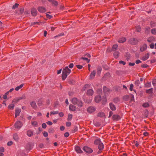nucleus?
Wrapping results in <instances>:
<instances>
[{
  "label": "nucleus",
  "mask_w": 156,
  "mask_h": 156,
  "mask_svg": "<svg viewBox=\"0 0 156 156\" xmlns=\"http://www.w3.org/2000/svg\"><path fill=\"white\" fill-rule=\"evenodd\" d=\"M71 70L69 69L68 66L65 67L63 69L62 72V79L63 80H65L67 76L70 73Z\"/></svg>",
  "instance_id": "1"
},
{
  "label": "nucleus",
  "mask_w": 156,
  "mask_h": 156,
  "mask_svg": "<svg viewBox=\"0 0 156 156\" xmlns=\"http://www.w3.org/2000/svg\"><path fill=\"white\" fill-rule=\"evenodd\" d=\"M71 101L73 104L75 105H77L79 107H81L82 106V102L80 100L76 98H73L72 99Z\"/></svg>",
  "instance_id": "2"
},
{
  "label": "nucleus",
  "mask_w": 156,
  "mask_h": 156,
  "mask_svg": "<svg viewBox=\"0 0 156 156\" xmlns=\"http://www.w3.org/2000/svg\"><path fill=\"white\" fill-rule=\"evenodd\" d=\"M22 123L20 121H17L14 125L15 127L17 129H20L23 126Z\"/></svg>",
  "instance_id": "3"
},
{
  "label": "nucleus",
  "mask_w": 156,
  "mask_h": 156,
  "mask_svg": "<svg viewBox=\"0 0 156 156\" xmlns=\"http://www.w3.org/2000/svg\"><path fill=\"white\" fill-rule=\"evenodd\" d=\"M138 42L137 39L134 38H131L129 40V43L132 44H137Z\"/></svg>",
  "instance_id": "4"
},
{
  "label": "nucleus",
  "mask_w": 156,
  "mask_h": 156,
  "mask_svg": "<svg viewBox=\"0 0 156 156\" xmlns=\"http://www.w3.org/2000/svg\"><path fill=\"white\" fill-rule=\"evenodd\" d=\"M83 149L84 151L88 153H91L93 151V150L88 147L85 146L83 147Z\"/></svg>",
  "instance_id": "5"
},
{
  "label": "nucleus",
  "mask_w": 156,
  "mask_h": 156,
  "mask_svg": "<svg viewBox=\"0 0 156 156\" xmlns=\"http://www.w3.org/2000/svg\"><path fill=\"white\" fill-rule=\"evenodd\" d=\"M103 91L104 93L105 96H107V95L110 92V90H109L108 88L106 87L105 86H104L103 87Z\"/></svg>",
  "instance_id": "6"
},
{
  "label": "nucleus",
  "mask_w": 156,
  "mask_h": 156,
  "mask_svg": "<svg viewBox=\"0 0 156 156\" xmlns=\"http://www.w3.org/2000/svg\"><path fill=\"white\" fill-rule=\"evenodd\" d=\"M95 108L94 107L90 106L87 108V112L89 113L94 112L95 110Z\"/></svg>",
  "instance_id": "7"
},
{
  "label": "nucleus",
  "mask_w": 156,
  "mask_h": 156,
  "mask_svg": "<svg viewBox=\"0 0 156 156\" xmlns=\"http://www.w3.org/2000/svg\"><path fill=\"white\" fill-rule=\"evenodd\" d=\"M31 14L33 16H35L37 15V11L35 8H33L31 9Z\"/></svg>",
  "instance_id": "8"
},
{
  "label": "nucleus",
  "mask_w": 156,
  "mask_h": 156,
  "mask_svg": "<svg viewBox=\"0 0 156 156\" xmlns=\"http://www.w3.org/2000/svg\"><path fill=\"white\" fill-rule=\"evenodd\" d=\"M21 110L20 108H16L15 113V116L16 117L18 116L21 112Z\"/></svg>",
  "instance_id": "9"
},
{
  "label": "nucleus",
  "mask_w": 156,
  "mask_h": 156,
  "mask_svg": "<svg viewBox=\"0 0 156 156\" xmlns=\"http://www.w3.org/2000/svg\"><path fill=\"white\" fill-rule=\"evenodd\" d=\"M37 9L38 11L40 12H44L46 11V9L42 6L38 7Z\"/></svg>",
  "instance_id": "10"
},
{
  "label": "nucleus",
  "mask_w": 156,
  "mask_h": 156,
  "mask_svg": "<svg viewBox=\"0 0 156 156\" xmlns=\"http://www.w3.org/2000/svg\"><path fill=\"white\" fill-rule=\"evenodd\" d=\"M104 147V145L102 143H101L100 144L98 145V148L99 149V151L98 152V154L101 153V151H100L103 149Z\"/></svg>",
  "instance_id": "11"
},
{
  "label": "nucleus",
  "mask_w": 156,
  "mask_h": 156,
  "mask_svg": "<svg viewBox=\"0 0 156 156\" xmlns=\"http://www.w3.org/2000/svg\"><path fill=\"white\" fill-rule=\"evenodd\" d=\"M13 137L14 140L16 142L18 141L19 140V137L18 136V135L16 133H14L13 136Z\"/></svg>",
  "instance_id": "12"
},
{
  "label": "nucleus",
  "mask_w": 156,
  "mask_h": 156,
  "mask_svg": "<svg viewBox=\"0 0 156 156\" xmlns=\"http://www.w3.org/2000/svg\"><path fill=\"white\" fill-rule=\"evenodd\" d=\"M109 105L110 109L112 111H115L116 109V107L115 105L112 103H110Z\"/></svg>",
  "instance_id": "13"
},
{
  "label": "nucleus",
  "mask_w": 156,
  "mask_h": 156,
  "mask_svg": "<svg viewBox=\"0 0 156 156\" xmlns=\"http://www.w3.org/2000/svg\"><path fill=\"white\" fill-rule=\"evenodd\" d=\"M101 97L99 95H98L95 97V101L96 102H98L101 101Z\"/></svg>",
  "instance_id": "14"
},
{
  "label": "nucleus",
  "mask_w": 156,
  "mask_h": 156,
  "mask_svg": "<svg viewBox=\"0 0 156 156\" xmlns=\"http://www.w3.org/2000/svg\"><path fill=\"white\" fill-rule=\"evenodd\" d=\"M30 105L34 109L37 108V106L35 101H32L30 102Z\"/></svg>",
  "instance_id": "15"
},
{
  "label": "nucleus",
  "mask_w": 156,
  "mask_h": 156,
  "mask_svg": "<svg viewBox=\"0 0 156 156\" xmlns=\"http://www.w3.org/2000/svg\"><path fill=\"white\" fill-rule=\"evenodd\" d=\"M147 45L146 44H144L140 48V51H143L145 50L147 48Z\"/></svg>",
  "instance_id": "16"
},
{
  "label": "nucleus",
  "mask_w": 156,
  "mask_h": 156,
  "mask_svg": "<svg viewBox=\"0 0 156 156\" xmlns=\"http://www.w3.org/2000/svg\"><path fill=\"white\" fill-rule=\"evenodd\" d=\"M112 118L114 120L117 121L120 119V117L117 115H115L113 116Z\"/></svg>",
  "instance_id": "17"
},
{
  "label": "nucleus",
  "mask_w": 156,
  "mask_h": 156,
  "mask_svg": "<svg viewBox=\"0 0 156 156\" xmlns=\"http://www.w3.org/2000/svg\"><path fill=\"white\" fill-rule=\"evenodd\" d=\"M26 98V97L24 95H22L21 96L18 97L16 99V101L17 102L21 100H24Z\"/></svg>",
  "instance_id": "18"
},
{
  "label": "nucleus",
  "mask_w": 156,
  "mask_h": 156,
  "mask_svg": "<svg viewBox=\"0 0 156 156\" xmlns=\"http://www.w3.org/2000/svg\"><path fill=\"white\" fill-rule=\"evenodd\" d=\"M75 150L78 153H81L83 152L80 149V148L79 146H76L75 147Z\"/></svg>",
  "instance_id": "19"
},
{
  "label": "nucleus",
  "mask_w": 156,
  "mask_h": 156,
  "mask_svg": "<svg viewBox=\"0 0 156 156\" xmlns=\"http://www.w3.org/2000/svg\"><path fill=\"white\" fill-rule=\"evenodd\" d=\"M95 74L96 72L95 71H93V72H92L90 75V78L91 79H93L95 75Z\"/></svg>",
  "instance_id": "20"
},
{
  "label": "nucleus",
  "mask_w": 156,
  "mask_h": 156,
  "mask_svg": "<svg viewBox=\"0 0 156 156\" xmlns=\"http://www.w3.org/2000/svg\"><path fill=\"white\" fill-rule=\"evenodd\" d=\"M69 109L72 111H75L76 109V107L73 105H70L69 106Z\"/></svg>",
  "instance_id": "21"
},
{
  "label": "nucleus",
  "mask_w": 156,
  "mask_h": 156,
  "mask_svg": "<svg viewBox=\"0 0 156 156\" xmlns=\"http://www.w3.org/2000/svg\"><path fill=\"white\" fill-rule=\"evenodd\" d=\"M126 41V39L124 37H122L119 39L118 42L119 43L124 42Z\"/></svg>",
  "instance_id": "22"
},
{
  "label": "nucleus",
  "mask_w": 156,
  "mask_h": 156,
  "mask_svg": "<svg viewBox=\"0 0 156 156\" xmlns=\"http://www.w3.org/2000/svg\"><path fill=\"white\" fill-rule=\"evenodd\" d=\"M87 93L89 95H92L94 93V91L92 89H90L87 90Z\"/></svg>",
  "instance_id": "23"
},
{
  "label": "nucleus",
  "mask_w": 156,
  "mask_h": 156,
  "mask_svg": "<svg viewBox=\"0 0 156 156\" xmlns=\"http://www.w3.org/2000/svg\"><path fill=\"white\" fill-rule=\"evenodd\" d=\"M118 48V45L115 44L113 45L112 48V51H116Z\"/></svg>",
  "instance_id": "24"
},
{
  "label": "nucleus",
  "mask_w": 156,
  "mask_h": 156,
  "mask_svg": "<svg viewBox=\"0 0 156 156\" xmlns=\"http://www.w3.org/2000/svg\"><path fill=\"white\" fill-rule=\"evenodd\" d=\"M27 134L28 136L30 137L33 135V133L31 130H28L27 131Z\"/></svg>",
  "instance_id": "25"
},
{
  "label": "nucleus",
  "mask_w": 156,
  "mask_h": 156,
  "mask_svg": "<svg viewBox=\"0 0 156 156\" xmlns=\"http://www.w3.org/2000/svg\"><path fill=\"white\" fill-rule=\"evenodd\" d=\"M149 57V55L148 53L147 54L145 55V56L143 57L142 59L143 60L145 61L148 59Z\"/></svg>",
  "instance_id": "26"
},
{
  "label": "nucleus",
  "mask_w": 156,
  "mask_h": 156,
  "mask_svg": "<svg viewBox=\"0 0 156 156\" xmlns=\"http://www.w3.org/2000/svg\"><path fill=\"white\" fill-rule=\"evenodd\" d=\"M94 143L95 144L99 145L101 143H102V142H101L100 140L99 139H98L95 140Z\"/></svg>",
  "instance_id": "27"
},
{
  "label": "nucleus",
  "mask_w": 156,
  "mask_h": 156,
  "mask_svg": "<svg viewBox=\"0 0 156 156\" xmlns=\"http://www.w3.org/2000/svg\"><path fill=\"white\" fill-rule=\"evenodd\" d=\"M26 149L27 150L29 151L32 148L30 147V144H28L27 145Z\"/></svg>",
  "instance_id": "28"
},
{
  "label": "nucleus",
  "mask_w": 156,
  "mask_h": 156,
  "mask_svg": "<svg viewBox=\"0 0 156 156\" xmlns=\"http://www.w3.org/2000/svg\"><path fill=\"white\" fill-rule=\"evenodd\" d=\"M102 68L101 67H99L97 69V75H99L101 73Z\"/></svg>",
  "instance_id": "29"
},
{
  "label": "nucleus",
  "mask_w": 156,
  "mask_h": 156,
  "mask_svg": "<svg viewBox=\"0 0 156 156\" xmlns=\"http://www.w3.org/2000/svg\"><path fill=\"white\" fill-rule=\"evenodd\" d=\"M151 86V84L150 82H148L145 84V87L147 88H149Z\"/></svg>",
  "instance_id": "30"
},
{
  "label": "nucleus",
  "mask_w": 156,
  "mask_h": 156,
  "mask_svg": "<svg viewBox=\"0 0 156 156\" xmlns=\"http://www.w3.org/2000/svg\"><path fill=\"white\" fill-rule=\"evenodd\" d=\"M15 105L13 104H11L8 106V108L9 109L12 110L14 108Z\"/></svg>",
  "instance_id": "31"
},
{
  "label": "nucleus",
  "mask_w": 156,
  "mask_h": 156,
  "mask_svg": "<svg viewBox=\"0 0 156 156\" xmlns=\"http://www.w3.org/2000/svg\"><path fill=\"white\" fill-rule=\"evenodd\" d=\"M114 55L115 58H117L119 55V53L118 51H115L114 53Z\"/></svg>",
  "instance_id": "32"
},
{
  "label": "nucleus",
  "mask_w": 156,
  "mask_h": 156,
  "mask_svg": "<svg viewBox=\"0 0 156 156\" xmlns=\"http://www.w3.org/2000/svg\"><path fill=\"white\" fill-rule=\"evenodd\" d=\"M123 99L124 100L127 101L129 100V97L128 95H125L123 97Z\"/></svg>",
  "instance_id": "33"
},
{
  "label": "nucleus",
  "mask_w": 156,
  "mask_h": 156,
  "mask_svg": "<svg viewBox=\"0 0 156 156\" xmlns=\"http://www.w3.org/2000/svg\"><path fill=\"white\" fill-rule=\"evenodd\" d=\"M154 38L153 37H149L147 39V41H148V42H151L152 41H154Z\"/></svg>",
  "instance_id": "34"
},
{
  "label": "nucleus",
  "mask_w": 156,
  "mask_h": 156,
  "mask_svg": "<svg viewBox=\"0 0 156 156\" xmlns=\"http://www.w3.org/2000/svg\"><path fill=\"white\" fill-rule=\"evenodd\" d=\"M110 76V74L109 73H107L105 74L104 76V78L105 79H107Z\"/></svg>",
  "instance_id": "35"
},
{
  "label": "nucleus",
  "mask_w": 156,
  "mask_h": 156,
  "mask_svg": "<svg viewBox=\"0 0 156 156\" xmlns=\"http://www.w3.org/2000/svg\"><path fill=\"white\" fill-rule=\"evenodd\" d=\"M24 12V9L23 8H20L19 10V12L18 13L19 14H23Z\"/></svg>",
  "instance_id": "36"
},
{
  "label": "nucleus",
  "mask_w": 156,
  "mask_h": 156,
  "mask_svg": "<svg viewBox=\"0 0 156 156\" xmlns=\"http://www.w3.org/2000/svg\"><path fill=\"white\" fill-rule=\"evenodd\" d=\"M23 84H21L20 86L17 87L15 88V90L16 91L18 90L20 88L23 87Z\"/></svg>",
  "instance_id": "37"
},
{
  "label": "nucleus",
  "mask_w": 156,
  "mask_h": 156,
  "mask_svg": "<svg viewBox=\"0 0 156 156\" xmlns=\"http://www.w3.org/2000/svg\"><path fill=\"white\" fill-rule=\"evenodd\" d=\"M19 4L17 3H16L14 5H13L12 7V9H15L16 8H17L18 7V6Z\"/></svg>",
  "instance_id": "38"
},
{
  "label": "nucleus",
  "mask_w": 156,
  "mask_h": 156,
  "mask_svg": "<svg viewBox=\"0 0 156 156\" xmlns=\"http://www.w3.org/2000/svg\"><path fill=\"white\" fill-rule=\"evenodd\" d=\"M51 3L54 5L55 6H56L58 5V3L56 1L54 0Z\"/></svg>",
  "instance_id": "39"
},
{
  "label": "nucleus",
  "mask_w": 156,
  "mask_h": 156,
  "mask_svg": "<svg viewBox=\"0 0 156 156\" xmlns=\"http://www.w3.org/2000/svg\"><path fill=\"white\" fill-rule=\"evenodd\" d=\"M152 83L154 86H156V79H155L153 80Z\"/></svg>",
  "instance_id": "40"
},
{
  "label": "nucleus",
  "mask_w": 156,
  "mask_h": 156,
  "mask_svg": "<svg viewBox=\"0 0 156 156\" xmlns=\"http://www.w3.org/2000/svg\"><path fill=\"white\" fill-rule=\"evenodd\" d=\"M78 130V127L76 126H75L74 129L72 130V132L73 133H74L76 132Z\"/></svg>",
  "instance_id": "41"
},
{
  "label": "nucleus",
  "mask_w": 156,
  "mask_h": 156,
  "mask_svg": "<svg viewBox=\"0 0 156 156\" xmlns=\"http://www.w3.org/2000/svg\"><path fill=\"white\" fill-rule=\"evenodd\" d=\"M73 115L71 114H69L68 115V118H67V119L68 120L70 121L71 120L72 118Z\"/></svg>",
  "instance_id": "42"
},
{
  "label": "nucleus",
  "mask_w": 156,
  "mask_h": 156,
  "mask_svg": "<svg viewBox=\"0 0 156 156\" xmlns=\"http://www.w3.org/2000/svg\"><path fill=\"white\" fill-rule=\"evenodd\" d=\"M130 102H132V101H134V96L132 94H131L130 95Z\"/></svg>",
  "instance_id": "43"
},
{
  "label": "nucleus",
  "mask_w": 156,
  "mask_h": 156,
  "mask_svg": "<svg viewBox=\"0 0 156 156\" xmlns=\"http://www.w3.org/2000/svg\"><path fill=\"white\" fill-rule=\"evenodd\" d=\"M151 32L153 34H156V28H154L151 30Z\"/></svg>",
  "instance_id": "44"
},
{
  "label": "nucleus",
  "mask_w": 156,
  "mask_h": 156,
  "mask_svg": "<svg viewBox=\"0 0 156 156\" xmlns=\"http://www.w3.org/2000/svg\"><path fill=\"white\" fill-rule=\"evenodd\" d=\"M153 90V88H151L148 90H146V92L147 93H150L152 92Z\"/></svg>",
  "instance_id": "45"
},
{
  "label": "nucleus",
  "mask_w": 156,
  "mask_h": 156,
  "mask_svg": "<svg viewBox=\"0 0 156 156\" xmlns=\"http://www.w3.org/2000/svg\"><path fill=\"white\" fill-rule=\"evenodd\" d=\"M104 116V113L103 112H100L98 114V116L99 117H103Z\"/></svg>",
  "instance_id": "46"
},
{
  "label": "nucleus",
  "mask_w": 156,
  "mask_h": 156,
  "mask_svg": "<svg viewBox=\"0 0 156 156\" xmlns=\"http://www.w3.org/2000/svg\"><path fill=\"white\" fill-rule=\"evenodd\" d=\"M54 132V129L53 128H50L48 130V132L49 133H53Z\"/></svg>",
  "instance_id": "47"
},
{
  "label": "nucleus",
  "mask_w": 156,
  "mask_h": 156,
  "mask_svg": "<svg viewBox=\"0 0 156 156\" xmlns=\"http://www.w3.org/2000/svg\"><path fill=\"white\" fill-rule=\"evenodd\" d=\"M58 113V111H54L51 112H50V115H51V114H53V115L56 114H57Z\"/></svg>",
  "instance_id": "48"
},
{
  "label": "nucleus",
  "mask_w": 156,
  "mask_h": 156,
  "mask_svg": "<svg viewBox=\"0 0 156 156\" xmlns=\"http://www.w3.org/2000/svg\"><path fill=\"white\" fill-rule=\"evenodd\" d=\"M81 59H82L84 60H86L87 62H89L90 61V60L88 59L86 57H82L81 58Z\"/></svg>",
  "instance_id": "49"
},
{
  "label": "nucleus",
  "mask_w": 156,
  "mask_h": 156,
  "mask_svg": "<svg viewBox=\"0 0 156 156\" xmlns=\"http://www.w3.org/2000/svg\"><path fill=\"white\" fill-rule=\"evenodd\" d=\"M151 27H153L156 26V23L153 22H151Z\"/></svg>",
  "instance_id": "50"
},
{
  "label": "nucleus",
  "mask_w": 156,
  "mask_h": 156,
  "mask_svg": "<svg viewBox=\"0 0 156 156\" xmlns=\"http://www.w3.org/2000/svg\"><path fill=\"white\" fill-rule=\"evenodd\" d=\"M97 92L98 94H100L102 92V90L101 88H99L97 90Z\"/></svg>",
  "instance_id": "51"
},
{
  "label": "nucleus",
  "mask_w": 156,
  "mask_h": 156,
  "mask_svg": "<svg viewBox=\"0 0 156 156\" xmlns=\"http://www.w3.org/2000/svg\"><path fill=\"white\" fill-rule=\"evenodd\" d=\"M31 124L33 126H36L37 124V123L36 121L32 122Z\"/></svg>",
  "instance_id": "52"
},
{
  "label": "nucleus",
  "mask_w": 156,
  "mask_h": 156,
  "mask_svg": "<svg viewBox=\"0 0 156 156\" xmlns=\"http://www.w3.org/2000/svg\"><path fill=\"white\" fill-rule=\"evenodd\" d=\"M43 135L44 136H45V137L48 136V133L47 132H43Z\"/></svg>",
  "instance_id": "53"
},
{
  "label": "nucleus",
  "mask_w": 156,
  "mask_h": 156,
  "mask_svg": "<svg viewBox=\"0 0 156 156\" xmlns=\"http://www.w3.org/2000/svg\"><path fill=\"white\" fill-rule=\"evenodd\" d=\"M139 84L140 81L139 80H137L135 82V84L137 86H139Z\"/></svg>",
  "instance_id": "54"
},
{
  "label": "nucleus",
  "mask_w": 156,
  "mask_h": 156,
  "mask_svg": "<svg viewBox=\"0 0 156 156\" xmlns=\"http://www.w3.org/2000/svg\"><path fill=\"white\" fill-rule=\"evenodd\" d=\"M29 13V12L28 11H26L24 12L23 15L27 16L28 15Z\"/></svg>",
  "instance_id": "55"
},
{
  "label": "nucleus",
  "mask_w": 156,
  "mask_h": 156,
  "mask_svg": "<svg viewBox=\"0 0 156 156\" xmlns=\"http://www.w3.org/2000/svg\"><path fill=\"white\" fill-rule=\"evenodd\" d=\"M42 127L43 128H46L47 125L45 123H43L42 125Z\"/></svg>",
  "instance_id": "56"
},
{
  "label": "nucleus",
  "mask_w": 156,
  "mask_h": 156,
  "mask_svg": "<svg viewBox=\"0 0 156 156\" xmlns=\"http://www.w3.org/2000/svg\"><path fill=\"white\" fill-rule=\"evenodd\" d=\"M133 85L132 84H131L130 85V87L129 88V90L130 91H132L133 90Z\"/></svg>",
  "instance_id": "57"
},
{
  "label": "nucleus",
  "mask_w": 156,
  "mask_h": 156,
  "mask_svg": "<svg viewBox=\"0 0 156 156\" xmlns=\"http://www.w3.org/2000/svg\"><path fill=\"white\" fill-rule=\"evenodd\" d=\"M143 106L144 107L146 108L149 106V104L147 103H145L144 104Z\"/></svg>",
  "instance_id": "58"
},
{
  "label": "nucleus",
  "mask_w": 156,
  "mask_h": 156,
  "mask_svg": "<svg viewBox=\"0 0 156 156\" xmlns=\"http://www.w3.org/2000/svg\"><path fill=\"white\" fill-rule=\"evenodd\" d=\"M64 136L65 137H67L69 136V134L68 132H66L65 133Z\"/></svg>",
  "instance_id": "59"
},
{
  "label": "nucleus",
  "mask_w": 156,
  "mask_h": 156,
  "mask_svg": "<svg viewBox=\"0 0 156 156\" xmlns=\"http://www.w3.org/2000/svg\"><path fill=\"white\" fill-rule=\"evenodd\" d=\"M39 23L38 22H32V23H31V25H30V26H33V25H36V24H38Z\"/></svg>",
  "instance_id": "60"
},
{
  "label": "nucleus",
  "mask_w": 156,
  "mask_h": 156,
  "mask_svg": "<svg viewBox=\"0 0 156 156\" xmlns=\"http://www.w3.org/2000/svg\"><path fill=\"white\" fill-rule=\"evenodd\" d=\"M76 66L79 69H81L83 67V66H82L80 65H77Z\"/></svg>",
  "instance_id": "61"
},
{
  "label": "nucleus",
  "mask_w": 156,
  "mask_h": 156,
  "mask_svg": "<svg viewBox=\"0 0 156 156\" xmlns=\"http://www.w3.org/2000/svg\"><path fill=\"white\" fill-rule=\"evenodd\" d=\"M12 144V141H10L9 142L7 143V145L8 146H10Z\"/></svg>",
  "instance_id": "62"
},
{
  "label": "nucleus",
  "mask_w": 156,
  "mask_h": 156,
  "mask_svg": "<svg viewBox=\"0 0 156 156\" xmlns=\"http://www.w3.org/2000/svg\"><path fill=\"white\" fill-rule=\"evenodd\" d=\"M150 46L151 48H154V45L153 43H152L150 45Z\"/></svg>",
  "instance_id": "63"
},
{
  "label": "nucleus",
  "mask_w": 156,
  "mask_h": 156,
  "mask_svg": "<svg viewBox=\"0 0 156 156\" xmlns=\"http://www.w3.org/2000/svg\"><path fill=\"white\" fill-rule=\"evenodd\" d=\"M71 124V123L69 122H66V125L67 126H70Z\"/></svg>",
  "instance_id": "64"
}]
</instances>
